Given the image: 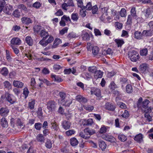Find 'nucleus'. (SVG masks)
I'll use <instances>...</instances> for the list:
<instances>
[{
  "label": "nucleus",
  "instance_id": "42",
  "mask_svg": "<svg viewBox=\"0 0 153 153\" xmlns=\"http://www.w3.org/2000/svg\"><path fill=\"white\" fill-rule=\"evenodd\" d=\"M149 101L147 100H145L143 102L142 104V107L144 108H148V106L149 103Z\"/></svg>",
  "mask_w": 153,
  "mask_h": 153
},
{
  "label": "nucleus",
  "instance_id": "9",
  "mask_svg": "<svg viewBox=\"0 0 153 153\" xmlns=\"http://www.w3.org/2000/svg\"><path fill=\"white\" fill-rule=\"evenodd\" d=\"M74 6L73 1L72 0H69L67 3H65L63 4L62 5L61 7L63 10H67L66 8V7L68 6Z\"/></svg>",
  "mask_w": 153,
  "mask_h": 153
},
{
  "label": "nucleus",
  "instance_id": "60",
  "mask_svg": "<svg viewBox=\"0 0 153 153\" xmlns=\"http://www.w3.org/2000/svg\"><path fill=\"white\" fill-rule=\"evenodd\" d=\"M6 51L7 59L8 61H10L11 60L12 58L10 56L9 51L8 50H6Z\"/></svg>",
  "mask_w": 153,
  "mask_h": 153
},
{
  "label": "nucleus",
  "instance_id": "61",
  "mask_svg": "<svg viewBox=\"0 0 153 153\" xmlns=\"http://www.w3.org/2000/svg\"><path fill=\"white\" fill-rule=\"evenodd\" d=\"M128 79L127 78L123 77L120 79V82L122 84H125L127 81Z\"/></svg>",
  "mask_w": 153,
  "mask_h": 153
},
{
  "label": "nucleus",
  "instance_id": "28",
  "mask_svg": "<svg viewBox=\"0 0 153 153\" xmlns=\"http://www.w3.org/2000/svg\"><path fill=\"white\" fill-rule=\"evenodd\" d=\"M26 42L30 46H31L33 44V40L30 36H27L25 38Z\"/></svg>",
  "mask_w": 153,
  "mask_h": 153
},
{
  "label": "nucleus",
  "instance_id": "29",
  "mask_svg": "<svg viewBox=\"0 0 153 153\" xmlns=\"http://www.w3.org/2000/svg\"><path fill=\"white\" fill-rule=\"evenodd\" d=\"M70 143L73 146H75L78 143V141L74 137L71 138L70 140Z\"/></svg>",
  "mask_w": 153,
  "mask_h": 153
},
{
  "label": "nucleus",
  "instance_id": "39",
  "mask_svg": "<svg viewBox=\"0 0 153 153\" xmlns=\"http://www.w3.org/2000/svg\"><path fill=\"white\" fill-rule=\"evenodd\" d=\"M45 146L46 148L49 149L52 148V143L51 141L50 140H47L46 142L45 143Z\"/></svg>",
  "mask_w": 153,
  "mask_h": 153
},
{
  "label": "nucleus",
  "instance_id": "8",
  "mask_svg": "<svg viewBox=\"0 0 153 153\" xmlns=\"http://www.w3.org/2000/svg\"><path fill=\"white\" fill-rule=\"evenodd\" d=\"M94 121L92 119L89 118L88 120H83L82 121V124L84 126H91L94 124Z\"/></svg>",
  "mask_w": 153,
  "mask_h": 153
},
{
  "label": "nucleus",
  "instance_id": "43",
  "mask_svg": "<svg viewBox=\"0 0 153 153\" xmlns=\"http://www.w3.org/2000/svg\"><path fill=\"white\" fill-rule=\"evenodd\" d=\"M84 107L85 109L89 111H91L94 109V107L90 105H85Z\"/></svg>",
  "mask_w": 153,
  "mask_h": 153
},
{
  "label": "nucleus",
  "instance_id": "64",
  "mask_svg": "<svg viewBox=\"0 0 153 153\" xmlns=\"http://www.w3.org/2000/svg\"><path fill=\"white\" fill-rule=\"evenodd\" d=\"M105 140H107L108 141L110 142H112L114 141V138L112 137H106L105 138Z\"/></svg>",
  "mask_w": 153,
  "mask_h": 153
},
{
  "label": "nucleus",
  "instance_id": "2",
  "mask_svg": "<svg viewBox=\"0 0 153 153\" xmlns=\"http://www.w3.org/2000/svg\"><path fill=\"white\" fill-rule=\"evenodd\" d=\"M45 38H43L39 42V43L43 47L46 46L48 44L51 43L53 41L54 39L52 36H49L47 40Z\"/></svg>",
  "mask_w": 153,
  "mask_h": 153
},
{
  "label": "nucleus",
  "instance_id": "57",
  "mask_svg": "<svg viewBox=\"0 0 153 153\" xmlns=\"http://www.w3.org/2000/svg\"><path fill=\"white\" fill-rule=\"evenodd\" d=\"M34 100H32L31 102H29L28 105L30 109H32L34 108Z\"/></svg>",
  "mask_w": 153,
  "mask_h": 153
},
{
  "label": "nucleus",
  "instance_id": "62",
  "mask_svg": "<svg viewBox=\"0 0 153 153\" xmlns=\"http://www.w3.org/2000/svg\"><path fill=\"white\" fill-rule=\"evenodd\" d=\"M75 133L74 131L73 130H69L65 132L67 136H71L72 134H74Z\"/></svg>",
  "mask_w": 153,
  "mask_h": 153
},
{
  "label": "nucleus",
  "instance_id": "23",
  "mask_svg": "<svg viewBox=\"0 0 153 153\" xmlns=\"http://www.w3.org/2000/svg\"><path fill=\"white\" fill-rule=\"evenodd\" d=\"M143 135L140 133L136 135L134 138V140L138 143H141L143 141Z\"/></svg>",
  "mask_w": 153,
  "mask_h": 153
},
{
  "label": "nucleus",
  "instance_id": "15",
  "mask_svg": "<svg viewBox=\"0 0 153 153\" xmlns=\"http://www.w3.org/2000/svg\"><path fill=\"white\" fill-rule=\"evenodd\" d=\"M71 125V123L69 121H63L62 123V127L65 130L69 129Z\"/></svg>",
  "mask_w": 153,
  "mask_h": 153
},
{
  "label": "nucleus",
  "instance_id": "4",
  "mask_svg": "<svg viewBox=\"0 0 153 153\" xmlns=\"http://www.w3.org/2000/svg\"><path fill=\"white\" fill-rule=\"evenodd\" d=\"M21 42V40L18 37H14L10 41V46L13 45L14 46V45H19Z\"/></svg>",
  "mask_w": 153,
  "mask_h": 153
},
{
  "label": "nucleus",
  "instance_id": "27",
  "mask_svg": "<svg viewBox=\"0 0 153 153\" xmlns=\"http://www.w3.org/2000/svg\"><path fill=\"white\" fill-rule=\"evenodd\" d=\"M61 40L57 38L55 39L52 46V48H56L58 45L61 43Z\"/></svg>",
  "mask_w": 153,
  "mask_h": 153
},
{
  "label": "nucleus",
  "instance_id": "59",
  "mask_svg": "<svg viewBox=\"0 0 153 153\" xmlns=\"http://www.w3.org/2000/svg\"><path fill=\"white\" fill-rule=\"evenodd\" d=\"M132 18L131 15H129L128 16L126 24L127 25H131L132 23Z\"/></svg>",
  "mask_w": 153,
  "mask_h": 153
},
{
  "label": "nucleus",
  "instance_id": "24",
  "mask_svg": "<svg viewBox=\"0 0 153 153\" xmlns=\"http://www.w3.org/2000/svg\"><path fill=\"white\" fill-rule=\"evenodd\" d=\"M84 131L87 135H92L95 133V130L93 129H90L88 128H85Z\"/></svg>",
  "mask_w": 153,
  "mask_h": 153
},
{
  "label": "nucleus",
  "instance_id": "14",
  "mask_svg": "<svg viewBox=\"0 0 153 153\" xmlns=\"http://www.w3.org/2000/svg\"><path fill=\"white\" fill-rule=\"evenodd\" d=\"M0 73L4 76H6L9 73L8 69L5 67H4L0 69Z\"/></svg>",
  "mask_w": 153,
  "mask_h": 153
},
{
  "label": "nucleus",
  "instance_id": "3",
  "mask_svg": "<svg viewBox=\"0 0 153 153\" xmlns=\"http://www.w3.org/2000/svg\"><path fill=\"white\" fill-rule=\"evenodd\" d=\"M56 103L53 100H50L47 103V108L49 110V112L54 111L56 108Z\"/></svg>",
  "mask_w": 153,
  "mask_h": 153
},
{
  "label": "nucleus",
  "instance_id": "46",
  "mask_svg": "<svg viewBox=\"0 0 153 153\" xmlns=\"http://www.w3.org/2000/svg\"><path fill=\"white\" fill-rule=\"evenodd\" d=\"M71 18L73 21H76L78 19V14L77 13H73L71 15Z\"/></svg>",
  "mask_w": 153,
  "mask_h": 153
},
{
  "label": "nucleus",
  "instance_id": "22",
  "mask_svg": "<svg viewBox=\"0 0 153 153\" xmlns=\"http://www.w3.org/2000/svg\"><path fill=\"white\" fill-rule=\"evenodd\" d=\"M0 124L4 128H7L8 125L7 121L4 117H3L1 120Z\"/></svg>",
  "mask_w": 153,
  "mask_h": 153
},
{
  "label": "nucleus",
  "instance_id": "36",
  "mask_svg": "<svg viewBox=\"0 0 153 153\" xmlns=\"http://www.w3.org/2000/svg\"><path fill=\"white\" fill-rule=\"evenodd\" d=\"M99 51V48L98 47L95 46L93 47L92 53L94 55H97Z\"/></svg>",
  "mask_w": 153,
  "mask_h": 153
},
{
  "label": "nucleus",
  "instance_id": "17",
  "mask_svg": "<svg viewBox=\"0 0 153 153\" xmlns=\"http://www.w3.org/2000/svg\"><path fill=\"white\" fill-rule=\"evenodd\" d=\"M85 7L87 8V9H86V10H98L97 5H96L92 7L91 2H89L87 3V5Z\"/></svg>",
  "mask_w": 153,
  "mask_h": 153
},
{
  "label": "nucleus",
  "instance_id": "48",
  "mask_svg": "<svg viewBox=\"0 0 153 153\" xmlns=\"http://www.w3.org/2000/svg\"><path fill=\"white\" fill-rule=\"evenodd\" d=\"M97 70V67L94 66L89 67L88 68V71L92 73H95Z\"/></svg>",
  "mask_w": 153,
  "mask_h": 153
},
{
  "label": "nucleus",
  "instance_id": "19",
  "mask_svg": "<svg viewBox=\"0 0 153 153\" xmlns=\"http://www.w3.org/2000/svg\"><path fill=\"white\" fill-rule=\"evenodd\" d=\"M59 95L61 99H59L58 101L60 103H63L64 104V103L63 102V101L65 99V97H66L65 93L64 92H60L59 93Z\"/></svg>",
  "mask_w": 153,
  "mask_h": 153
},
{
  "label": "nucleus",
  "instance_id": "11",
  "mask_svg": "<svg viewBox=\"0 0 153 153\" xmlns=\"http://www.w3.org/2000/svg\"><path fill=\"white\" fill-rule=\"evenodd\" d=\"M13 85L19 88H22L24 85V83L19 81L14 80L13 82Z\"/></svg>",
  "mask_w": 153,
  "mask_h": 153
},
{
  "label": "nucleus",
  "instance_id": "34",
  "mask_svg": "<svg viewBox=\"0 0 153 153\" xmlns=\"http://www.w3.org/2000/svg\"><path fill=\"white\" fill-rule=\"evenodd\" d=\"M51 77L54 80L57 82H60L62 81V79L60 77L55 75H51Z\"/></svg>",
  "mask_w": 153,
  "mask_h": 153
},
{
  "label": "nucleus",
  "instance_id": "7",
  "mask_svg": "<svg viewBox=\"0 0 153 153\" xmlns=\"http://www.w3.org/2000/svg\"><path fill=\"white\" fill-rule=\"evenodd\" d=\"M5 97L6 100L11 104H13L16 102V100L12 99L10 95L8 93L5 94Z\"/></svg>",
  "mask_w": 153,
  "mask_h": 153
},
{
  "label": "nucleus",
  "instance_id": "5",
  "mask_svg": "<svg viewBox=\"0 0 153 153\" xmlns=\"http://www.w3.org/2000/svg\"><path fill=\"white\" fill-rule=\"evenodd\" d=\"M9 112V109L7 107H2L0 109V115L2 116H7Z\"/></svg>",
  "mask_w": 153,
  "mask_h": 153
},
{
  "label": "nucleus",
  "instance_id": "40",
  "mask_svg": "<svg viewBox=\"0 0 153 153\" xmlns=\"http://www.w3.org/2000/svg\"><path fill=\"white\" fill-rule=\"evenodd\" d=\"M114 41L117 44L118 47H121L122 45L124 43V42L121 39H115Z\"/></svg>",
  "mask_w": 153,
  "mask_h": 153
},
{
  "label": "nucleus",
  "instance_id": "55",
  "mask_svg": "<svg viewBox=\"0 0 153 153\" xmlns=\"http://www.w3.org/2000/svg\"><path fill=\"white\" fill-rule=\"evenodd\" d=\"M4 86L5 88H9L11 86V84L10 83V82L7 81H5L4 83Z\"/></svg>",
  "mask_w": 153,
  "mask_h": 153
},
{
  "label": "nucleus",
  "instance_id": "32",
  "mask_svg": "<svg viewBox=\"0 0 153 153\" xmlns=\"http://www.w3.org/2000/svg\"><path fill=\"white\" fill-rule=\"evenodd\" d=\"M63 102L64 103L63 104V103H60L62 105H64L68 107L70 104H71L72 101L70 100H66V99L64 100L63 101Z\"/></svg>",
  "mask_w": 153,
  "mask_h": 153
},
{
  "label": "nucleus",
  "instance_id": "63",
  "mask_svg": "<svg viewBox=\"0 0 153 153\" xmlns=\"http://www.w3.org/2000/svg\"><path fill=\"white\" fill-rule=\"evenodd\" d=\"M143 101V99L142 97H140L137 101V106L138 108L141 107V103Z\"/></svg>",
  "mask_w": 153,
  "mask_h": 153
},
{
  "label": "nucleus",
  "instance_id": "37",
  "mask_svg": "<svg viewBox=\"0 0 153 153\" xmlns=\"http://www.w3.org/2000/svg\"><path fill=\"white\" fill-rule=\"evenodd\" d=\"M99 146L100 147L102 150H104L106 149V145L105 143L103 141H100L99 143Z\"/></svg>",
  "mask_w": 153,
  "mask_h": 153
},
{
  "label": "nucleus",
  "instance_id": "35",
  "mask_svg": "<svg viewBox=\"0 0 153 153\" xmlns=\"http://www.w3.org/2000/svg\"><path fill=\"white\" fill-rule=\"evenodd\" d=\"M148 51L147 48H143L140 51V55L141 56H146L148 54Z\"/></svg>",
  "mask_w": 153,
  "mask_h": 153
},
{
  "label": "nucleus",
  "instance_id": "10",
  "mask_svg": "<svg viewBox=\"0 0 153 153\" xmlns=\"http://www.w3.org/2000/svg\"><path fill=\"white\" fill-rule=\"evenodd\" d=\"M91 94L95 95L97 97H100L101 96L100 91L99 89L93 88L91 91Z\"/></svg>",
  "mask_w": 153,
  "mask_h": 153
},
{
  "label": "nucleus",
  "instance_id": "13",
  "mask_svg": "<svg viewBox=\"0 0 153 153\" xmlns=\"http://www.w3.org/2000/svg\"><path fill=\"white\" fill-rule=\"evenodd\" d=\"M76 99L77 101L81 103H85L87 100L86 98L82 96L79 95L76 96Z\"/></svg>",
  "mask_w": 153,
  "mask_h": 153
},
{
  "label": "nucleus",
  "instance_id": "1",
  "mask_svg": "<svg viewBox=\"0 0 153 153\" xmlns=\"http://www.w3.org/2000/svg\"><path fill=\"white\" fill-rule=\"evenodd\" d=\"M128 56L132 62H136L140 58L138 53L134 50L129 52L128 53Z\"/></svg>",
  "mask_w": 153,
  "mask_h": 153
},
{
  "label": "nucleus",
  "instance_id": "50",
  "mask_svg": "<svg viewBox=\"0 0 153 153\" xmlns=\"http://www.w3.org/2000/svg\"><path fill=\"white\" fill-rule=\"evenodd\" d=\"M42 125L41 123H36L34 125L35 128L37 130H40L42 127Z\"/></svg>",
  "mask_w": 153,
  "mask_h": 153
},
{
  "label": "nucleus",
  "instance_id": "51",
  "mask_svg": "<svg viewBox=\"0 0 153 153\" xmlns=\"http://www.w3.org/2000/svg\"><path fill=\"white\" fill-rule=\"evenodd\" d=\"M122 117L124 118H128L129 116V112L126 110H125L123 113L121 115Z\"/></svg>",
  "mask_w": 153,
  "mask_h": 153
},
{
  "label": "nucleus",
  "instance_id": "44",
  "mask_svg": "<svg viewBox=\"0 0 153 153\" xmlns=\"http://www.w3.org/2000/svg\"><path fill=\"white\" fill-rule=\"evenodd\" d=\"M118 139L122 141H125L127 140L126 137L124 134H120L118 136Z\"/></svg>",
  "mask_w": 153,
  "mask_h": 153
},
{
  "label": "nucleus",
  "instance_id": "26",
  "mask_svg": "<svg viewBox=\"0 0 153 153\" xmlns=\"http://www.w3.org/2000/svg\"><path fill=\"white\" fill-rule=\"evenodd\" d=\"M82 36L83 39L84 40H88L90 39V36L88 33L85 31H82Z\"/></svg>",
  "mask_w": 153,
  "mask_h": 153
},
{
  "label": "nucleus",
  "instance_id": "53",
  "mask_svg": "<svg viewBox=\"0 0 153 153\" xmlns=\"http://www.w3.org/2000/svg\"><path fill=\"white\" fill-rule=\"evenodd\" d=\"M68 28L67 27H65L62 30L60 31L59 33L60 34L62 35L65 33H67L68 31Z\"/></svg>",
  "mask_w": 153,
  "mask_h": 153
},
{
  "label": "nucleus",
  "instance_id": "31",
  "mask_svg": "<svg viewBox=\"0 0 153 153\" xmlns=\"http://www.w3.org/2000/svg\"><path fill=\"white\" fill-rule=\"evenodd\" d=\"M142 3L143 4H148L152 6H150V7L148 8L146 10H149V9H153V3L152 2L151 0H144L142 1Z\"/></svg>",
  "mask_w": 153,
  "mask_h": 153
},
{
  "label": "nucleus",
  "instance_id": "30",
  "mask_svg": "<svg viewBox=\"0 0 153 153\" xmlns=\"http://www.w3.org/2000/svg\"><path fill=\"white\" fill-rule=\"evenodd\" d=\"M51 124L52 125L51 128L53 129L55 132H57L59 128V127L58 125L56 123V122L54 121V122H52Z\"/></svg>",
  "mask_w": 153,
  "mask_h": 153
},
{
  "label": "nucleus",
  "instance_id": "54",
  "mask_svg": "<svg viewBox=\"0 0 153 153\" xmlns=\"http://www.w3.org/2000/svg\"><path fill=\"white\" fill-rule=\"evenodd\" d=\"M41 4L39 2L37 1L34 3L32 5V7L36 9H38L41 7Z\"/></svg>",
  "mask_w": 153,
  "mask_h": 153
},
{
  "label": "nucleus",
  "instance_id": "33",
  "mask_svg": "<svg viewBox=\"0 0 153 153\" xmlns=\"http://www.w3.org/2000/svg\"><path fill=\"white\" fill-rule=\"evenodd\" d=\"M143 34H144L146 36H151L153 34V31L149 29L147 30H144L143 32Z\"/></svg>",
  "mask_w": 153,
  "mask_h": 153
},
{
  "label": "nucleus",
  "instance_id": "18",
  "mask_svg": "<svg viewBox=\"0 0 153 153\" xmlns=\"http://www.w3.org/2000/svg\"><path fill=\"white\" fill-rule=\"evenodd\" d=\"M143 33L138 31H135L134 33V37L137 39H140L143 38Z\"/></svg>",
  "mask_w": 153,
  "mask_h": 153
},
{
  "label": "nucleus",
  "instance_id": "49",
  "mask_svg": "<svg viewBox=\"0 0 153 153\" xmlns=\"http://www.w3.org/2000/svg\"><path fill=\"white\" fill-rule=\"evenodd\" d=\"M29 91L26 87L25 88L23 89V94L25 95V98L26 99L29 93Z\"/></svg>",
  "mask_w": 153,
  "mask_h": 153
},
{
  "label": "nucleus",
  "instance_id": "20",
  "mask_svg": "<svg viewBox=\"0 0 153 153\" xmlns=\"http://www.w3.org/2000/svg\"><path fill=\"white\" fill-rule=\"evenodd\" d=\"M103 73L100 70H97L94 73V76L95 79H97L99 78H101L102 76Z\"/></svg>",
  "mask_w": 153,
  "mask_h": 153
},
{
  "label": "nucleus",
  "instance_id": "25",
  "mask_svg": "<svg viewBox=\"0 0 153 153\" xmlns=\"http://www.w3.org/2000/svg\"><path fill=\"white\" fill-rule=\"evenodd\" d=\"M36 139L37 141L40 142L41 143H44L45 140V138L43 135L41 134H39L37 136Z\"/></svg>",
  "mask_w": 153,
  "mask_h": 153
},
{
  "label": "nucleus",
  "instance_id": "47",
  "mask_svg": "<svg viewBox=\"0 0 153 153\" xmlns=\"http://www.w3.org/2000/svg\"><path fill=\"white\" fill-rule=\"evenodd\" d=\"M41 27L40 26L36 25L34 27V31L39 33L41 30Z\"/></svg>",
  "mask_w": 153,
  "mask_h": 153
},
{
  "label": "nucleus",
  "instance_id": "6",
  "mask_svg": "<svg viewBox=\"0 0 153 153\" xmlns=\"http://www.w3.org/2000/svg\"><path fill=\"white\" fill-rule=\"evenodd\" d=\"M148 68V65L146 63L142 64L139 66V71L142 73H144Z\"/></svg>",
  "mask_w": 153,
  "mask_h": 153
},
{
  "label": "nucleus",
  "instance_id": "45",
  "mask_svg": "<svg viewBox=\"0 0 153 153\" xmlns=\"http://www.w3.org/2000/svg\"><path fill=\"white\" fill-rule=\"evenodd\" d=\"M21 13L19 11V10H15L13 12V15L16 17L19 18L21 16Z\"/></svg>",
  "mask_w": 153,
  "mask_h": 153
},
{
  "label": "nucleus",
  "instance_id": "16",
  "mask_svg": "<svg viewBox=\"0 0 153 153\" xmlns=\"http://www.w3.org/2000/svg\"><path fill=\"white\" fill-rule=\"evenodd\" d=\"M106 109L111 111H114L115 108V106L112 104L107 102L105 105Z\"/></svg>",
  "mask_w": 153,
  "mask_h": 153
},
{
  "label": "nucleus",
  "instance_id": "38",
  "mask_svg": "<svg viewBox=\"0 0 153 153\" xmlns=\"http://www.w3.org/2000/svg\"><path fill=\"white\" fill-rule=\"evenodd\" d=\"M126 91L128 93H130L133 91L132 87L130 84L127 85L126 87Z\"/></svg>",
  "mask_w": 153,
  "mask_h": 153
},
{
  "label": "nucleus",
  "instance_id": "58",
  "mask_svg": "<svg viewBox=\"0 0 153 153\" xmlns=\"http://www.w3.org/2000/svg\"><path fill=\"white\" fill-rule=\"evenodd\" d=\"M115 27L118 29H121L123 27V24L122 23L116 22L115 23Z\"/></svg>",
  "mask_w": 153,
  "mask_h": 153
},
{
  "label": "nucleus",
  "instance_id": "12",
  "mask_svg": "<svg viewBox=\"0 0 153 153\" xmlns=\"http://www.w3.org/2000/svg\"><path fill=\"white\" fill-rule=\"evenodd\" d=\"M39 34L41 37L45 38L46 39L50 36L48 32L45 30H41Z\"/></svg>",
  "mask_w": 153,
  "mask_h": 153
},
{
  "label": "nucleus",
  "instance_id": "21",
  "mask_svg": "<svg viewBox=\"0 0 153 153\" xmlns=\"http://www.w3.org/2000/svg\"><path fill=\"white\" fill-rule=\"evenodd\" d=\"M21 20L22 22L24 24L28 25L32 23V20L30 18L27 17H23L22 18Z\"/></svg>",
  "mask_w": 153,
  "mask_h": 153
},
{
  "label": "nucleus",
  "instance_id": "41",
  "mask_svg": "<svg viewBox=\"0 0 153 153\" xmlns=\"http://www.w3.org/2000/svg\"><path fill=\"white\" fill-rule=\"evenodd\" d=\"M83 3L82 0H78L77 1V5L79 7L81 8V10H84L85 9H87V8L85 7V6L82 5Z\"/></svg>",
  "mask_w": 153,
  "mask_h": 153
},
{
  "label": "nucleus",
  "instance_id": "56",
  "mask_svg": "<svg viewBox=\"0 0 153 153\" xmlns=\"http://www.w3.org/2000/svg\"><path fill=\"white\" fill-rule=\"evenodd\" d=\"M67 38L70 39L76 37V35L73 32H72L69 33L67 36Z\"/></svg>",
  "mask_w": 153,
  "mask_h": 153
},
{
  "label": "nucleus",
  "instance_id": "52",
  "mask_svg": "<svg viewBox=\"0 0 153 153\" xmlns=\"http://www.w3.org/2000/svg\"><path fill=\"white\" fill-rule=\"evenodd\" d=\"M109 88L112 90H113L115 88H117V85L113 82H112L109 86Z\"/></svg>",
  "mask_w": 153,
  "mask_h": 153
}]
</instances>
